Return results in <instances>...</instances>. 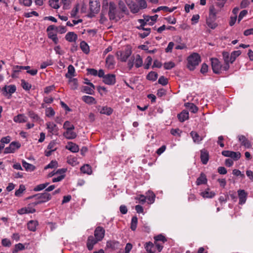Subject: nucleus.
Returning a JSON list of instances; mask_svg holds the SVG:
<instances>
[{
	"label": "nucleus",
	"instance_id": "26",
	"mask_svg": "<svg viewBox=\"0 0 253 253\" xmlns=\"http://www.w3.org/2000/svg\"><path fill=\"white\" fill-rule=\"evenodd\" d=\"M177 117L180 122H183L189 119V113L186 110H183L178 114Z\"/></svg>",
	"mask_w": 253,
	"mask_h": 253
},
{
	"label": "nucleus",
	"instance_id": "19",
	"mask_svg": "<svg viewBox=\"0 0 253 253\" xmlns=\"http://www.w3.org/2000/svg\"><path fill=\"white\" fill-rule=\"evenodd\" d=\"M115 65L114 57L112 55H108L106 59V66L109 69H113Z\"/></svg>",
	"mask_w": 253,
	"mask_h": 253
},
{
	"label": "nucleus",
	"instance_id": "25",
	"mask_svg": "<svg viewBox=\"0 0 253 253\" xmlns=\"http://www.w3.org/2000/svg\"><path fill=\"white\" fill-rule=\"evenodd\" d=\"M88 86H84L83 87V91L89 94H92L95 89L94 85L91 83H87Z\"/></svg>",
	"mask_w": 253,
	"mask_h": 253
},
{
	"label": "nucleus",
	"instance_id": "10",
	"mask_svg": "<svg viewBox=\"0 0 253 253\" xmlns=\"http://www.w3.org/2000/svg\"><path fill=\"white\" fill-rule=\"evenodd\" d=\"M94 235L98 241H101L104 237L105 229L101 226H98L95 229Z\"/></svg>",
	"mask_w": 253,
	"mask_h": 253
},
{
	"label": "nucleus",
	"instance_id": "14",
	"mask_svg": "<svg viewBox=\"0 0 253 253\" xmlns=\"http://www.w3.org/2000/svg\"><path fill=\"white\" fill-rule=\"evenodd\" d=\"M100 2L98 0H90L89 8L93 13H97L100 9Z\"/></svg>",
	"mask_w": 253,
	"mask_h": 253
},
{
	"label": "nucleus",
	"instance_id": "30",
	"mask_svg": "<svg viewBox=\"0 0 253 253\" xmlns=\"http://www.w3.org/2000/svg\"><path fill=\"white\" fill-rule=\"evenodd\" d=\"M239 140L241 142V144L244 146L246 148H249L251 146V144L249 140L244 135H239L238 136Z\"/></svg>",
	"mask_w": 253,
	"mask_h": 253
},
{
	"label": "nucleus",
	"instance_id": "36",
	"mask_svg": "<svg viewBox=\"0 0 253 253\" xmlns=\"http://www.w3.org/2000/svg\"><path fill=\"white\" fill-rule=\"evenodd\" d=\"M190 135L195 143H199L203 139L202 137L195 131H191Z\"/></svg>",
	"mask_w": 253,
	"mask_h": 253
},
{
	"label": "nucleus",
	"instance_id": "49",
	"mask_svg": "<svg viewBox=\"0 0 253 253\" xmlns=\"http://www.w3.org/2000/svg\"><path fill=\"white\" fill-rule=\"evenodd\" d=\"M113 110L110 107H103L100 110V113L103 114L110 115L112 113Z\"/></svg>",
	"mask_w": 253,
	"mask_h": 253
},
{
	"label": "nucleus",
	"instance_id": "52",
	"mask_svg": "<svg viewBox=\"0 0 253 253\" xmlns=\"http://www.w3.org/2000/svg\"><path fill=\"white\" fill-rule=\"evenodd\" d=\"M21 85L23 88L26 90H30L32 87L31 84L25 81L24 80H21Z\"/></svg>",
	"mask_w": 253,
	"mask_h": 253
},
{
	"label": "nucleus",
	"instance_id": "9",
	"mask_svg": "<svg viewBox=\"0 0 253 253\" xmlns=\"http://www.w3.org/2000/svg\"><path fill=\"white\" fill-rule=\"evenodd\" d=\"M131 54V52L130 50H126L124 51H118L117 55L118 59L121 61L126 62Z\"/></svg>",
	"mask_w": 253,
	"mask_h": 253
},
{
	"label": "nucleus",
	"instance_id": "21",
	"mask_svg": "<svg viewBox=\"0 0 253 253\" xmlns=\"http://www.w3.org/2000/svg\"><path fill=\"white\" fill-rule=\"evenodd\" d=\"M108 6V2L107 0H103V3H102V10L100 16V21L101 23H104L107 20V18L105 16V15L106 14L107 11L105 10V8L106 6Z\"/></svg>",
	"mask_w": 253,
	"mask_h": 253
},
{
	"label": "nucleus",
	"instance_id": "16",
	"mask_svg": "<svg viewBox=\"0 0 253 253\" xmlns=\"http://www.w3.org/2000/svg\"><path fill=\"white\" fill-rule=\"evenodd\" d=\"M98 240L92 236H90L88 237L87 241V247L89 251H91L93 249V246L95 244H96L98 242Z\"/></svg>",
	"mask_w": 253,
	"mask_h": 253
},
{
	"label": "nucleus",
	"instance_id": "42",
	"mask_svg": "<svg viewBox=\"0 0 253 253\" xmlns=\"http://www.w3.org/2000/svg\"><path fill=\"white\" fill-rule=\"evenodd\" d=\"M80 47L82 51L85 54H87L89 52V48L88 44L84 41H82L80 43Z\"/></svg>",
	"mask_w": 253,
	"mask_h": 253
},
{
	"label": "nucleus",
	"instance_id": "62",
	"mask_svg": "<svg viewBox=\"0 0 253 253\" xmlns=\"http://www.w3.org/2000/svg\"><path fill=\"white\" fill-rule=\"evenodd\" d=\"M48 185V183L41 184L40 185H37L34 188V190L35 191H39L42 190L43 189H44Z\"/></svg>",
	"mask_w": 253,
	"mask_h": 253
},
{
	"label": "nucleus",
	"instance_id": "51",
	"mask_svg": "<svg viewBox=\"0 0 253 253\" xmlns=\"http://www.w3.org/2000/svg\"><path fill=\"white\" fill-rule=\"evenodd\" d=\"M28 115L30 118L33 120V121H38L40 119L38 115L32 111H29Z\"/></svg>",
	"mask_w": 253,
	"mask_h": 253
},
{
	"label": "nucleus",
	"instance_id": "6",
	"mask_svg": "<svg viewBox=\"0 0 253 253\" xmlns=\"http://www.w3.org/2000/svg\"><path fill=\"white\" fill-rule=\"evenodd\" d=\"M21 147V144L17 141L12 142L9 145L5 148L4 153L5 154L12 153L15 152Z\"/></svg>",
	"mask_w": 253,
	"mask_h": 253
},
{
	"label": "nucleus",
	"instance_id": "57",
	"mask_svg": "<svg viewBox=\"0 0 253 253\" xmlns=\"http://www.w3.org/2000/svg\"><path fill=\"white\" fill-rule=\"evenodd\" d=\"M48 36V38L51 39L55 44L58 43V39L56 34H54L52 32H49Z\"/></svg>",
	"mask_w": 253,
	"mask_h": 253
},
{
	"label": "nucleus",
	"instance_id": "59",
	"mask_svg": "<svg viewBox=\"0 0 253 253\" xmlns=\"http://www.w3.org/2000/svg\"><path fill=\"white\" fill-rule=\"evenodd\" d=\"M175 66V64L174 62L169 61L168 62H166L164 64V67L166 70H169L172 69Z\"/></svg>",
	"mask_w": 253,
	"mask_h": 253
},
{
	"label": "nucleus",
	"instance_id": "17",
	"mask_svg": "<svg viewBox=\"0 0 253 253\" xmlns=\"http://www.w3.org/2000/svg\"><path fill=\"white\" fill-rule=\"evenodd\" d=\"M46 128L49 132L52 134H56L58 130L57 126L52 122H48L46 124Z\"/></svg>",
	"mask_w": 253,
	"mask_h": 253
},
{
	"label": "nucleus",
	"instance_id": "38",
	"mask_svg": "<svg viewBox=\"0 0 253 253\" xmlns=\"http://www.w3.org/2000/svg\"><path fill=\"white\" fill-rule=\"evenodd\" d=\"M185 106L193 113H196L198 110L197 107L192 103H186L185 104Z\"/></svg>",
	"mask_w": 253,
	"mask_h": 253
},
{
	"label": "nucleus",
	"instance_id": "13",
	"mask_svg": "<svg viewBox=\"0 0 253 253\" xmlns=\"http://www.w3.org/2000/svg\"><path fill=\"white\" fill-rule=\"evenodd\" d=\"M222 154L225 157H230L234 160H238L241 157V153L239 152L223 151L222 152Z\"/></svg>",
	"mask_w": 253,
	"mask_h": 253
},
{
	"label": "nucleus",
	"instance_id": "35",
	"mask_svg": "<svg viewBox=\"0 0 253 253\" xmlns=\"http://www.w3.org/2000/svg\"><path fill=\"white\" fill-rule=\"evenodd\" d=\"M82 98L84 102L89 104H95L96 102L95 98L90 96L84 95Z\"/></svg>",
	"mask_w": 253,
	"mask_h": 253
},
{
	"label": "nucleus",
	"instance_id": "50",
	"mask_svg": "<svg viewBox=\"0 0 253 253\" xmlns=\"http://www.w3.org/2000/svg\"><path fill=\"white\" fill-rule=\"evenodd\" d=\"M49 5L54 9H58L59 8V0H49Z\"/></svg>",
	"mask_w": 253,
	"mask_h": 253
},
{
	"label": "nucleus",
	"instance_id": "28",
	"mask_svg": "<svg viewBox=\"0 0 253 253\" xmlns=\"http://www.w3.org/2000/svg\"><path fill=\"white\" fill-rule=\"evenodd\" d=\"M75 69L74 66L72 65H70L68 67V72L65 75V77L68 78H72L73 77H75Z\"/></svg>",
	"mask_w": 253,
	"mask_h": 253
},
{
	"label": "nucleus",
	"instance_id": "1",
	"mask_svg": "<svg viewBox=\"0 0 253 253\" xmlns=\"http://www.w3.org/2000/svg\"><path fill=\"white\" fill-rule=\"evenodd\" d=\"M126 3L133 13H137L141 10L147 7V4L145 0H136V2H133L130 0H127Z\"/></svg>",
	"mask_w": 253,
	"mask_h": 253
},
{
	"label": "nucleus",
	"instance_id": "8",
	"mask_svg": "<svg viewBox=\"0 0 253 253\" xmlns=\"http://www.w3.org/2000/svg\"><path fill=\"white\" fill-rule=\"evenodd\" d=\"M222 56L224 61V64L223 65V70L227 71L230 67V64H232L230 59V54L228 52L223 51Z\"/></svg>",
	"mask_w": 253,
	"mask_h": 253
},
{
	"label": "nucleus",
	"instance_id": "47",
	"mask_svg": "<svg viewBox=\"0 0 253 253\" xmlns=\"http://www.w3.org/2000/svg\"><path fill=\"white\" fill-rule=\"evenodd\" d=\"M241 54L240 50H236L231 52L230 54V59L231 63H233L236 60V58L238 57Z\"/></svg>",
	"mask_w": 253,
	"mask_h": 253
},
{
	"label": "nucleus",
	"instance_id": "24",
	"mask_svg": "<svg viewBox=\"0 0 253 253\" xmlns=\"http://www.w3.org/2000/svg\"><path fill=\"white\" fill-rule=\"evenodd\" d=\"M65 38L69 42H75L77 40L78 36L74 32H69L67 33Z\"/></svg>",
	"mask_w": 253,
	"mask_h": 253
},
{
	"label": "nucleus",
	"instance_id": "31",
	"mask_svg": "<svg viewBox=\"0 0 253 253\" xmlns=\"http://www.w3.org/2000/svg\"><path fill=\"white\" fill-rule=\"evenodd\" d=\"M140 31L138 33V35L141 38H145L148 36L150 33L151 29L150 28H144L140 30Z\"/></svg>",
	"mask_w": 253,
	"mask_h": 253
},
{
	"label": "nucleus",
	"instance_id": "29",
	"mask_svg": "<svg viewBox=\"0 0 253 253\" xmlns=\"http://www.w3.org/2000/svg\"><path fill=\"white\" fill-rule=\"evenodd\" d=\"M145 18V21L146 22L147 25H153L154 23L156 21L158 15H155L152 16H144Z\"/></svg>",
	"mask_w": 253,
	"mask_h": 253
},
{
	"label": "nucleus",
	"instance_id": "20",
	"mask_svg": "<svg viewBox=\"0 0 253 253\" xmlns=\"http://www.w3.org/2000/svg\"><path fill=\"white\" fill-rule=\"evenodd\" d=\"M27 117L23 114H18L13 118V121L16 123H24L27 121Z\"/></svg>",
	"mask_w": 253,
	"mask_h": 253
},
{
	"label": "nucleus",
	"instance_id": "63",
	"mask_svg": "<svg viewBox=\"0 0 253 253\" xmlns=\"http://www.w3.org/2000/svg\"><path fill=\"white\" fill-rule=\"evenodd\" d=\"M24 249V246L21 244L19 243L18 244H16L15 246V249L13 252V253H16L18 252L19 251L22 250Z\"/></svg>",
	"mask_w": 253,
	"mask_h": 253
},
{
	"label": "nucleus",
	"instance_id": "39",
	"mask_svg": "<svg viewBox=\"0 0 253 253\" xmlns=\"http://www.w3.org/2000/svg\"><path fill=\"white\" fill-rule=\"evenodd\" d=\"M80 169L81 171L84 173L91 174L92 173L91 168L89 165H84Z\"/></svg>",
	"mask_w": 253,
	"mask_h": 253
},
{
	"label": "nucleus",
	"instance_id": "12",
	"mask_svg": "<svg viewBox=\"0 0 253 253\" xmlns=\"http://www.w3.org/2000/svg\"><path fill=\"white\" fill-rule=\"evenodd\" d=\"M103 82L106 84L113 85L116 83V76L111 74H106L104 77Z\"/></svg>",
	"mask_w": 253,
	"mask_h": 253
},
{
	"label": "nucleus",
	"instance_id": "37",
	"mask_svg": "<svg viewBox=\"0 0 253 253\" xmlns=\"http://www.w3.org/2000/svg\"><path fill=\"white\" fill-rule=\"evenodd\" d=\"M134 63L136 68H139L142 65L143 60L139 54H137L133 59Z\"/></svg>",
	"mask_w": 253,
	"mask_h": 253
},
{
	"label": "nucleus",
	"instance_id": "44",
	"mask_svg": "<svg viewBox=\"0 0 253 253\" xmlns=\"http://www.w3.org/2000/svg\"><path fill=\"white\" fill-rule=\"evenodd\" d=\"M155 246L151 243H147L145 246V249L149 253H157L154 250Z\"/></svg>",
	"mask_w": 253,
	"mask_h": 253
},
{
	"label": "nucleus",
	"instance_id": "61",
	"mask_svg": "<svg viewBox=\"0 0 253 253\" xmlns=\"http://www.w3.org/2000/svg\"><path fill=\"white\" fill-rule=\"evenodd\" d=\"M158 83L163 85H166L168 84V81L164 76H161L158 80Z\"/></svg>",
	"mask_w": 253,
	"mask_h": 253
},
{
	"label": "nucleus",
	"instance_id": "58",
	"mask_svg": "<svg viewBox=\"0 0 253 253\" xmlns=\"http://www.w3.org/2000/svg\"><path fill=\"white\" fill-rule=\"evenodd\" d=\"M63 128L66 130L74 129L75 127L70 122L66 121L63 125Z\"/></svg>",
	"mask_w": 253,
	"mask_h": 253
},
{
	"label": "nucleus",
	"instance_id": "46",
	"mask_svg": "<svg viewBox=\"0 0 253 253\" xmlns=\"http://www.w3.org/2000/svg\"><path fill=\"white\" fill-rule=\"evenodd\" d=\"M67 163L72 166H75L79 164L77 158L75 157H69L67 159Z\"/></svg>",
	"mask_w": 253,
	"mask_h": 253
},
{
	"label": "nucleus",
	"instance_id": "18",
	"mask_svg": "<svg viewBox=\"0 0 253 253\" xmlns=\"http://www.w3.org/2000/svg\"><path fill=\"white\" fill-rule=\"evenodd\" d=\"M238 195L239 198V204L241 205L245 204L247 200V193L244 190L240 189L238 191Z\"/></svg>",
	"mask_w": 253,
	"mask_h": 253
},
{
	"label": "nucleus",
	"instance_id": "60",
	"mask_svg": "<svg viewBox=\"0 0 253 253\" xmlns=\"http://www.w3.org/2000/svg\"><path fill=\"white\" fill-rule=\"evenodd\" d=\"M138 22L140 24V25L137 27V28L139 30L144 29L145 28L144 26L147 25L145 16H144V19H138Z\"/></svg>",
	"mask_w": 253,
	"mask_h": 253
},
{
	"label": "nucleus",
	"instance_id": "32",
	"mask_svg": "<svg viewBox=\"0 0 253 253\" xmlns=\"http://www.w3.org/2000/svg\"><path fill=\"white\" fill-rule=\"evenodd\" d=\"M38 222L36 220H31L27 224L28 229L32 231H35L36 230Z\"/></svg>",
	"mask_w": 253,
	"mask_h": 253
},
{
	"label": "nucleus",
	"instance_id": "33",
	"mask_svg": "<svg viewBox=\"0 0 253 253\" xmlns=\"http://www.w3.org/2000/svg\"><path fill=\"white\" fill-rule=\"evenodd\" d=\"M200 194L204 198H211L215 196V193L210 191L209 189L201 192Z\"/></svg>",
	"mask_w": 253,
	"mask_h": 253
},
{
	"label": "nucleus",
	"instance_id": "45",
	"mask_svg": "<svg viewBox=\"0 0 253 253\" xmlns=\"http://www.w3.org/2000/svg\"><path fill=\"white\" fill-rule=\"evenodd\" d=\"M158 74L155 72H150L147 76L146 78L147 80L151 81H155L158 78Z\"/></svg>",
	"mask_w": 253,
	"mask_h": 253
},
{
	"label": "nucleus",
	"instance_id": "2",
	"mask_svg": "<svg viewBox=\"0 0 253 253\" xmlns=\"http://www.w3.org/2000/svg\"><path fill=\"white\" fill-rule=\"evenodd\" d=\"M187 67L190 70H194L196 66L201 61V57L198 53H194L190 55L187 59Z\"/></svg>",
	"mask_w": 253,
	"mask_h": 253
},
{
	"label": "nucleus",
	"instance_id": "7",
	"mask_svg": "<svg viewBox=\"0 0 253 253\" xmlns=\"http://www.w3.org/2000/svg\"><path fill=\"white\" fill-rule=\"evenodd\" d=\"M34 202L30 204L27 207L21 208L17 211V212L19 214H24L26 213H34L36 211V210L34 208Z\"/></svg>",
	"mask_w": 253,
	"mask_h": 253
},
{
	"label": "nucleus",
	"instance_id": "27",
	"mask_svg": "<svg viewBox=\"0 0 253 253\" xmlns=\"http://www.w3.org/2000/svg\"><path fill=\"white\" fill-rule=\"evenodd\" d=\"M201 160L202 163L204 165L207 164L209 161V154L208 152L205 150H202L201 151Z\"/></svg>",
	"mask_w": 253,
	"mask_h": 253
},
{
	"label": "nucleus",
	"instance_id": "64",
	"mask_svg": "<svg viewBox=\"0 0 253 253\" xmlns=\"http://www.w3.org/2000/svg\"><path fill=\"white\" fill-rule=\"evenodd\" d=\"M152 62V58L150 56H148L146 59V64L144 68L148 69Z\"/></svg>",
	"mask_w": 253,
	"mask_h": 253
},
{
	"label": "nucleus",
	"instance_id": "3",
	"mask_svg": "<svg viewBox=\"0 0 253 253\" xmlns=\"http://www.w3.org/2000/svg\"><path fill=\"white\" fill-rule=\"evenodd\" d=\"M35 198L36 201L34 202V206L46 202L51 199L50 195L47 193H39L33 196L29 197L28 199Z\"/></svg>",
	"mask_w": 253,
	"mask_h": 253
},
{
	"label": "nucleus",
	"instance_id": "34",
	"mask_svg": "<svg viewBox=\"0 0 253 253\" xmlns=\"http://www.w3.org/2000/svg\"><path fill=\"white\" fill-rule=\"evenodd\" d=\"M69 84L70 86V87L72 89L75 90L77 89L78 87V81L75 78H69Z\"/></svg>",
	"mask_w": 253,
	"mask_h": 253
},
{
	"label": "nucleus",
	"instance_id": "55",
	"mask_svg": "<svg viewBox=\"0 0 253 253\" xmlns=\"http://www.w3.org/2000/svg\"><path fill=\"white\" fill-rule=\"evenodd\" d=\"M25 190V186L23 185H21L19 186V188L18 190H16L15 192V195L17 197H20L21 196L22 193Z\"/></svg>",
	"mask_w": 253,
	"mask_h": 253
},
{
	"label": "nucleus",
	"instance_id": "15",
	"mask_svg": "<svg viewBox=\"0 0 253 253\" xmlns=\"http://www.w3.org/2000/svg\"><path fill=\"white\" fill-rule=\"evenodd\" d=\"M116 7L115 4L113 2H110L109 3V10L108 12V15L110 20L116 19Z\"/></svg>",
	"mask_w": 253,
	"mask_h": 253
},
{
	"label": "nucleus",
	"instance_id": "11",
	"mask_svg": "<svg viewBox=\"0 0 253 253\" xmlns=\"http://www.w3.org/2000/svg\"><path fill=\"white\" fill-rule=\"evenodd\" d=\"M57 148V143L56 141H51L47 146V150L45 151V155L49 157L51 155L52 152L55 151Z\"/></svg>",
	"mask_w": 253,
	"mask_h": 253
},
{
	"label": "nucleus",
	"instance_id": "56",
	"mask_svg": "<svg viewBox=\"0 0 253 253\" xmlns=\"http://www.w3.org/2000/svg\"><path fill=\"white\" fill-rule=\"evenodd\" d=\"M45 115L48 117H51L54 116L55 112L51 107L47 108L45 110Z\"/></svg>",
	"mask_w": 253,
	"mask_h": 253
},
{
	"label": "nucleus",
	"instance_id": "22",
	"mask_svg": "<svg viewBox=\"0 0 253 253\" xmlns=\"http://www.w3.org/2000/svg\"><path fill=\"white\" fill-rule=\"evenodd\" d=\"M66 149L70 150L73 153H76L79 151V147L78 145L72 142H69L66 146Z\"/></svg>",
	"mask_w": 253,
	"mask_h": 253
},
{
	"label": "nucleus",
	"instance_id": "4",
	"mask_svg": "<svg viewBox=\"0 0 253 253\" xmlns=\"http://www.w3.org/2000/svg\"><path fill=\"white\" fill-rule=\"evenodd\" d=\"M211 66L213 72L215 74H220L223 70V65L217 58H211Z\"/></svg>",
	"mask_w": 253,
	"mask_h": 253
},
{
	"label": "nucleus",
	"instance_id": "53",
	"mask_svg": "<svg viewBox=\"0 0 253 253\" xmlns=\"http://www.w3.org/2000/svg\"><path fill=\"white\" fill-rule=\"evenodd\" d=\"M137 224V218L136 216L132 217L131 222L130 228L132 230H135Z\"/></svg>",
	"mask_w": 253,
	"mask_h": 253
},
{
	"label": "nucleus",
	"instance_id": "43",
	"mask_svg": "<svg viewBox=\"0 0 253 253\" xmlns=\"http://www.w3.org/2000/svg\"><path fill=\"white\" fill-rule=\"evenodd\" d=\"M207 181V179L206 175L203 173H201L200 177L197 179L196 184L197 185H199L202 184H205Z\"/></svg>",
	"mask_w": 253,
	"mask_h": 253
},
{
	"label": "nucleus",
	"instance_id": "40",
	"mask_svg": "<svg viewBox=\"0 0 253 253\" xmlns=\"http://www.w3.org/2000/svg\"><path fill=\"white\" fill-rule=\"evenodd\" d=\"M146 199L148 200V203L152 204L155 201V195L152 191H149L146 193Z\"/></svg>",
	"mask_w": 253,
	"mask_h": 253
},
{
	"label": "nucleus",
	"instance_id": "5",
	"mask_svg": "<svg viewBox=\"0 0 253 253\" xmlns=\"http://www.w3.org/2000/svg\"><path fill=\"white\" fill-rule=\"evenodd\" d=\"M16 87L15 85L10 84L5 85L1 90L2 94L5 97L9 98L11 94L15 92Z\"/></svg>",
	"mask_w": 253,
	"mask_h": 253
},
{
	"label": "nucleus",
	"instance_id": "23",
	"mask_svg": "<svg viewBox=\"0 0 253 253\" xmlns=\"http://www.w3.org/2000/svg\"><path fill=\"white\" fill-rule=\"evenodd\" d=\"M74 129H70L66 130L63 133L64 136L68 139H73L76 137L77 134L73 130Z\"/></svg>",
	"mask_w": 253,
	"mask_h": 253
},
{
	"label": "nucleus",
	"instance_id": "54",
	"mask_svg": "<svg viewBox=\"0 0 253 253\" xmlns=\"http://www.w3.org/2000/svg\"><path fill=\"white\" fill-rule=\"evenodd\" d=\"M216 12L213 7H211L210 8L209 18L215 20L216 18Z\"/></svg>",
	"mask_w": 253,
	"mask_h": 253
},
{
	"label": "nucleus",
	"instance_id": "41",
	"mask_svg": "<svg viewBox=\"0 0 253 253\" xmlns=\"http://www.w3.org/2000/svg\"><path fill=\"white\" fill-rule=\"evenodd\" d=\"M23 167L27 171H33L35 167L32 164L27 163L25 161H22Z\"/></svg>",
	"mask_w": 253,
	"mask_h": 253
},
{
	"label": "nucleus",
	"instance_id": "48",
	"mask_svg": "<svg viewBox=\"0 0 253 253\" xmlns=\"http://www.w3.org/2000/svg\"><path fill=\"white\" fill-rule=\"evenodd\" d=\"M207 24L210 28L214 29L217 26V24L214 22L212 19L208 18L207 19Z\"/></svg>",
	"mask_w": 253,
	"mask_h": 253
}]
</instances>
